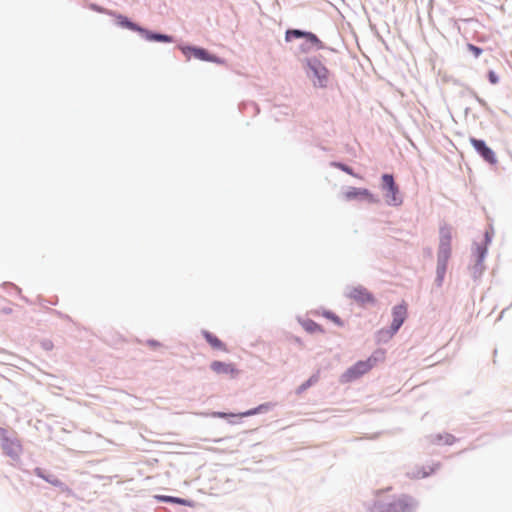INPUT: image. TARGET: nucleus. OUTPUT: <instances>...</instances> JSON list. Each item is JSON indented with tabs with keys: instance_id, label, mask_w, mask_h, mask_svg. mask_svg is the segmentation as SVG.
<instances>
[{
	"instance_id": "1",
	"label": "nucleus",
	"mask_w": 512,
	"mask_h": 512,
	"mask_svg": "<svg viewBox=\"0 0 512 512\" xmlns=\"http://www.w3.org/2000/svg\"><path fill=\"white\" fill-rule=\"evenodd\" d=\"M413 501L410 497L402 495L399 497H390L384 493L377 496L370 512H412Z\"/></svg>"
},
{
	"instance_id": "2",
	"label": "nucleus",
	"mask_w": 512,
	"mask_h": 512,
	"mask_svg": "<svg viewBox=\"0 0 512 512\" xmlns=\"http://www.w3.org/2000/svg\"><path fill=\"white\" fill-rule=\"evenodd\" d=\"M451 240L452 231L448 226L440 228V243L438 250V269L443 273L445 271L446 263L451 255Z\"/></svg>"
},
{
	"instance_id": "3",
	"label": "nucleus",
	"mask_w": 512,
	"mask_h": 512,
	"mask_svg": "<svg viewBox=\"0 0 512 512\" xmlns=\"http://www.w3.org/2000/svg\"><path fill=\"white\" fill-rule=\"evenodd\" d=\"M382 189L385 191L384 197L388 205L399 206L402 204L403 200L399 188L391 174L382 176Z\"/></svg>"
},
{
	"instance_id": "4",
	"label": "nucleus",
	"mask_w": 512,
	"mask_h": 512,
	"mask_svg": "<svg viewBox=\"0 0 512 512\" xmlns=\"http://www.w3.org/2000/svg\"><path fill=\"white\" fill-rule=\"evenodd\" d=\"M377 359L374 356L369 357L365 361H359L354 366L349 368L342 375V382H351L366 374L376 364Z\"/></svg>"
},
{
	"instance_id": "5",
	"label": "nucleus",
	"mask_w": 512,
	"mask_h": 512,
	"mask_svg": "<svg viewBox=\"0 0 512 512\" xmlns=\"http://www.w3.org/2000/svg\"><path fill=\"white\" fill-rule=\"evenodd\" d=\"M210 368L217 375H224L229 379H235L240 375V370L234 363L216 360L210 364Z\"/></svg>"
},
{
	"instance_id": "6",
	"label": "nucleus",
	"mask_w": 512,
	"mask_h": 512,
	"mask_svg": "<svg viewBox=\"0 0 512 512\" xmlns=\"http://www.w3.org/2000/svg\"><path fill=\"white\" fill-rule=\"evenodd\" d=\"M392 316L393 320L390 327L391 335L395 334L404 323L407 317V305L402 303L395 306L392 310Z\"/></svg>"
},
{
	"instance_id": "7",
	"label": "nucleus",
	"mask_w": 512,
	"mask_h": 512,
	"mask_svg": "<svg viewBox=\"0 0 512 512\" xmlns=\"http://www.w3.org/2000/svg\"><path fill=\"white\" fill-rule=\"evenodd\" d=\"M470 143L485 161L489 162L490 164H495L497 162L494 152L486 146L483 140L470 138Z\"/></svg>"
},
{
	"instance_id": "8",
	"label": "nucleus",
	"mask_w": 512,
	"mask_h": 512,
	"mask_svg": "<svg viewBox=\"0 0 512 512\" xmlns=\"http://www.w3.org/2000/svg\"><path fill=\"white\" fill-rule=\"evenodd\" d=\"M344 197L347 200L361 199L366 200L370 203L377 202V199L374 197V195L368 189L365 188L351 187L349 190L345 192Z\"/></svg>"
},
{
	"instance_id": "9",
	"label": "nucleus",
	"mask_w": 512,
	"mask_h": 512,
	"mask_svg": "<svg viewBox=\"0 0 512 512\" xmlns=\"http://www.w3.org/2000/svg\"><path fill=\"white\" fill-rule=\"evenodd\" d=\"M309 66L312 69L314 76L318 80V85L320 87H325L329 78L328 69L318 60L311 61Z\"/></svg>"
},
{
	"instance_id": "10",
	"label": "nucleus",
	"mask_w": 512,
	"mask_h": 512,
	"mask_svg": "<svg viewBox=\"0 0 512 512\" xmlns=\"http://www.w3.org/2000/svg\"><path fill=\"white\" fill-rule=\"evenodd\" d=\"M184 54L191 53L195 58L208 62H219L216 56L210 55L205 49L198 47H187L183 49Z\"/></svg>"
},
{
	"instance_id": "11",
	"label": "nucleus",
	"mask_w": 512,
	"mask_h": 512,
	"mask_svg": "<svg viewBox=\"0 0 512 512\" xmlns=\"http://www.w3.org/2000/svg\"><path fill=\"white\" fill-rule=\"evenodd\" d=\"M202 335L213 349L223 351V352L228 351L226 345L217 336H215L211 332L203 331Z\"/></svg>"
},
{
	"instance_id": "12",
	"label": "nucleus",
	"mask_w": 512,
	"mask_h": 512,
	"mask_svg": "<svg viewBox=\"0 0 512 512\" xmlns=\"http://www.w3.org/2000/svg\"><path fill=\"white\" fill-rule=\"evenodd\" d=\"M349 296L360 303L372 302L373 298L367 290L363 288H354L350 291Z\"/></svg>"
},
{
	"instance_id": "13",
	"label": "nucleus",
	"mask_w": 512,
	"mask_h": 512,
	"mask_svg": "<svg viewBox=\"0 0 512 512\" xmlns=\"http://www.w3.org/2000/svg\"><path fill=\"white\" fill-rule=\"evenodd\" d=\"M109 14L113 15V13H111V12H109ZM114 16L116 18L117 24L120 25L121 27L128 28L133 31L144 32V29L137 26L133 22L129 21L125 16L115 15V14H114Z\"/></svg>"
},
{
	"instance_id": "14",
	"label": "nucleus",
	"mask_w": 512,
	"mask_h": 512,
	"mask_svg": "<svg viewBox=\"0 0 512 512\" xmlns=\"http://www.w3.org/2000/svg\"><path fill=\"white\" fill-rule=\"evenodd\" d=\"M302 327L309 333H321L323 332L322 327L314 322L313 320H305L302 323Z\"/></svg>"
},
{
	"instance_id": "15",
	"label": "nucleus",
	"mask_w": 512,
	"mask_h": 512,
	"mask_svg": "<svg viewBox=\"0 0 512 512\" xmlns=\"http://www.w3.org/2000/svg\"><path fill=\"white\" fill-rule=\"evenodd\" d=\"M271 407H272V405L270 403L261 404L260 406L254 408V409H251V410H249L247 412L242 413L241 416L242 417H246V416L255 415L257 413H260V412H263V411H267Z\"/></svg>"
},
{
	"instance_id": "16",
	"label": "nucleus",
	"mask_w": 512,
	"mask_h": 512,
	"mask_svg": "<svg viewBox=\"0 0 512 512\" xmlns=\"http://www.w3.org/2000/svg\"><path fill=\"white\" fill-rule=\"evenodd\" d=\"M146 34V37L148 40H155V41H162V42H171L172 41V38L168 35H164V34H152V33H149L147 31L144 30V32Z\"/></svg>"
},
{
	"instance_id": "17",
	"label": "nucleus",
	"mask_w": 512,
	"mask_h": 512,
	"mask_svg": "<svg viewBox=\"0 0 512 512\" xmlns=\"http://www.w3.org/2000/svg\"><path fill=\"white\" fill-rule=\"evenodd\" d=\"M305 39L311 43L312 45H314L315 47H317L318 49H322L323 48V43L319 40V38L311 33V32H307L306 35H305Z\"/></svg>"
},
{
	"instance_id": "18",
	"label": "nucleus",
	"mask_w": 512,
	"mask_h": 512,
	"mask_svg": "<svg viewBox=\"0 0 512 512\" xmlns=\"http://www.w3.org/2000/svg\"><path fill=\"white\" fill-rule=\"evenodd\" d=\"M306 33L307 32L297 30V29L287 30L285 39H286V41H290L292 38H301V37L305 38Z\"/></svg>"
},
{
	"instance_id": "19",
	"label": "nucleus",
	"mask_w": 512,
	"mask_h": 512,
	"mask_svg": "<svg viewBox=\"0 0 512 512\" xmlns=\"http://www.w3.org/2000/svg\"><path fill=\"white\" fill-rule=\"evenodd\" d=\"M317 382V378L316 377H311L310 379H308L305 383H303L299 389H298V393H301L303 392L304 390H306L308 387H310L311 385H313L314 383Z\"/></svg>"
},
{
	"instance_id": "20",
	"label": "nucleus",
	"mask_w": 512,
	"mask_h": 512,
	"mask_svg": "<svg viewBox=\"0 0 512 512\" xmlns=\"http://www.w3.org/2000/svg\"><path fill=\"white\" fill-rule=\"evenodd\" d=\"M169 503H176V504H180V505H184V506H192L191 501L182 499V498H178V497H172V496H171V500Z\"/></svg>"
},
{
	"instance_id": "21",
	"label": "nucleus",
	"mask_w": 512,
	"mask_h": 512,
	"mask_svg": "<svg viewBox=\"0 0 512 512\" xmlns=\"http://www.w3.org/2000/svg\"><path fill=\"white\" fill-rule=\"evenodd\" d=\"M333 165L335 167L339 168L340 170H342V171H344V172H346V173H348V174H350V175H352L354 177H358L356 174L353 173L352 169L349 166L345 165V164L334 163Z\"/></svg>"
},
{
	"instance_id": "22",
	"label": "nucleus",
	"mask_w": 512,
	"mask_h": 512,
	"mask_svg": "<svg viewBox=\"0 0 512 512\" xmlns=\"http://www.w3.org/2000/svg\"><path fill=\"white\" fill-rule=\"evenodd\" d=\"M467 49L471 51L475 57H479L482 53V49L473 44H468Z\"/></svg>"
},
{
	"instance_id": "23",
	"label": "nucleus",
	"mask_w": 512,
	"mask_h": 512,
	"mask_svg": "<svg viewBox=\"0 0 512 512\" xmlns=\"http://www.w3.org/2000/svg\"><path fill=\"white\" fill-rule=\"evenodd\" d=\"M488 79L490 81L491 84L495 85L499 82V78L498 76L495 74L494 71H489L488 72Z\"/></svg>"
},
{
	"instance_id": "24",
	"label": "nucleus",
	"mask_w": 512,
	"mask_h": 512,
	"mask_svg": "<svg viewBox=\"0 0 512 512\" xmlns=\"http://www.w3.org/2000/svg\"><path fill=\"white\" fill-rule=\"evenodd\" d=\"M44 480L48 481L49 483H51L54 486H60L62 484L61 481L55 477L54 478L45 477Z\"/></svg>"
},
{
	"instance_id": "25",
	"label": "nucleus",
	"mask_w": 512,
	"mask_h": 512,
	"mask_svg": "<svg viewBox=\"0 0 512 512\" xmlns=\"http://www.w3.org/2000/svg\"><path fill=\"white\" fill-rule=\"evenodd\" d=\"M35 474H36L37 476H39V477L43 478V479H45V477H46V476L43 474L42 469H40V468H36V469H35Z\"/></svg>"
},
{
	"instance_id": "26",
	"label": "nucleus",
	"mask_w": 512,
	"mask_h": 512,
	"mask_svg": "<svg viewBox=\"0 0 512 512\" xmlns=\"http://www.w3.org/2000/svg\"><path fill=\"white\" fill-rule=\"evenodd\" d=\"M157 498L163 502H170L171 500V496H158Z\"/></svg>"
},
{
	"instance_id": "27",
	"label": "nucleus",
	"mask_w": 512,
	"mask_h": 512,
	"mask_svg": "<svg viewBox=\"0 0 512 512\" xmlns=\"http://www.w3.org/2000/svg\"><path fill=\"white\" fill-rule=\"evenodd\" d=\"M326 316H327V317H329V318H331L332 320H335V321H336V319H337V317H332V316H330L329 314H327Z\"/></svg>"
},
{
	"instance_id": "28",
	"label": "nucleus",
	"mask_w": 512,
	"mask_h": 512,
	"mask_svg": "<svg viewBox=\"0 0 512 512\" xmlns=\"http://www.w3.org/2000/svg\"><path fill=\"white\" fill-rule=\"evenodd\" d=\"M218 416H219V417H225V416H226V414H225V413H218Z\"/></svg>"
}]
</instances>
